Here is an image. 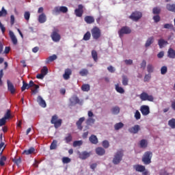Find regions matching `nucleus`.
Here are the masks:
<instances>
[{
  "label": "nucleus",
  "instance_id": "obj_1",
  "mask_svg": "<svg viewBox=\"0 0 175 175\" xmlns=\"http://www.w3.org/2000/svg\"><path fill=\"white\" fill-rule=\"evenodd\" d=\"M122 157H124V151L118 150L116 152L112 161L113 165H118L122 161Z\"/></svg>",
  "mask_w": 175,
  "mask_h": 175
},
{
  "label": "nucleus",
  "instance_id": "obj_2",
  "mask_svg": "<svg viewBox=\"0 0 175 175\" xmlns=\"http://www.w3.org/2000/svg\"><path fill=\"white\" fill-rule=\"evenodd\" d=\"M152 159V153L150 151H147L144 154L142 157V162L144 165H150L151 159Z\"/></svg>",
  "mask_w": 175,
  "mask_h": 175
},
{
  "label": "nucleus",
  "instance_id": "obj_3",
  "mask_svg": "<svg viewBox=\"0 0 175 175\" xmlns=\"http://www.w3.org/2000/svg\"><path fill=\"white\" fill-rule=\"evenodd\" d=\"M92 36L94 40H98L102 36V32L100 31V29L97 27H94L91 30Z\"/></svg>",
  "mask_w": 175,
  "mask_h": 175
},
{
  "label": "nucleus",
  "instance_id": "obj_4",
  "mask_svg": "<svg viewBox=\"0 0 175 175\" xmlns=\"http://www.w3.org/2000/svg\"><path fill=\"white\" fill-rule=\"evenodd\" d=\"M51 123L54 125V127L56 129H57V128H59V126L62 125V119H58V116L54 115L52 116Z\"/></svg>",
  "mask_w": 175,
  "mask_h": 175
},
{
  "label": "nucleus",
  "instance_id": "obj_5",
  "mask_svg": "<svg viewBox=\"0 0 175 175\" xmlns=\"http://www.w3.org/2000/svg\"><path fill=\"white\" fill-rule=\"evenodd\" d=\"M51 38L53 42H57L61 40V35H59V30L55 28L51 35Z\"/></svg>",
  "mask_w": 175,
  "mask_h": 175
},
{
  "label": "nucleus",
  "instance_id": "obj_6",
  "mask_svg": "<svg viewBox=\"0 0 175 175\" xmlns=\"http://www.w3.org/2000/svg\"><path fill=\"white\" fill-rule=\"evenodd\" d=\"M139 98L142 101L148 100V102H154V96H152V95H148V94L145 92L139 95Z\"/></svg>",
  "mask_w": 175,
  "mask_h": 175
},
{
  "label": "nucleus",
  "instance_id": "obj_7",
  "mask_svg": "<svg viewBox=\"0 0 175 175\" xmlns=\"http://www.w3.org/2000/svg\"><path fill=\"white\" fill-rule=\"evenodd\" d=\"M132 32V30L131 28H129L128 26H124L120 29V31H118V35L120 38H122L124 35H128Z\"/></svg>",
  "mask_w": 175,
  "mask_h": 175
},
{
  "label": "nucleus",
  "instance_id": "obj_8",
  "mask_svg": "<svg viewBox=\"0 0 175 175\" xmlns=\"http://www.w3.org/2000/svg\"><path fill=\"white\" fill-rule=\"evenodd\" d=\"M60 13H68V8L66 6L55 7L53 10V14H59Z\"/></svg>",
  "mask_w": 175,
  "mask_h": 175
},
{
  "label": "nucleus",
  "instance_id": "obj_9",
  "mask_svg": "<svg viewBox=\"0 0 175 175\" xmlns=\"http://www.w3.org/2000/svg\"><path fill=\"white\" fill-rule=\"evenodd\" d=\"M75 14L77 17H83V14H84V5L83 4L78 5V8L75 10Z\"/></svg>",
  "mask_w": 175,
  "mask_h": 175
},
{
  "label": "nucleus",
  "instance_id": "obj_10",
  "mask_svg": "<svg viewBox=\"0 0 175 175\" xmlns=\"http://www.w3.org/2000/svg\"><path fill=\"white\" fill-rule=\"evenodd\" d=\"M143 14L140 12L135 11L129 16V18L133 21L137 22L139 18H142Z\"/></svg>",
  "mask_w": 175,
  "mask_h": 175
},
{
  "label": "nucleus",
  "instance_id": "obj_11",
  "mask_svg": "<svg viewBox=\"0 0 175 175\" xmlns=\"http://www.w3.org/2000/svg\"><path fill=\"white\" fill-rule=\"evenodd\" d=\"M140 111L142 116H148L150 114V107L148 105H142L140 107Z\"/></svg>",
  "mask_w": 175,
  "mask_h": 175
},
{
  "label": "nucleus",
  "instance_id": "obj_12",
  "mask_svg": "<svg viewBox=\"0 0 175 175\" xmlns=\"http://www.w3.org/2000/svg\"><path fill=\"white\" fill-rule=\"evenodd\" d=\"M140 131V126L139 124H135L133 127L129 129V132L130 133H133V135H136V133H139Z\"/></svg>",
  "mask_w": 175,
  "mask_h": 175
},
{
  "label": "nucleus",
  "instance_id": "obj_13",
  "mask_svg": "<svg viewBox=\"0 0 175 175\" xmlns=\"http://www.w3.org/2000/svg\"><path fill=\"white\" fill-rule=\"evenodd\" d=\"M78 155L80 158V159H87V158H90V156L91 155L90 152H88L87 151H83V152H79Z\"/></svg>",
  "mask_w": 175,
  "mask_h": 175
},
{
  "label": "nucleus",
  "instance_id": "obj_14",
  "mask_svg": "<svg viewBox=\"0 0 175 175\" xmlns=\"http://www.w3.org/2000/svg\"><path fill=\"white\" fill-rule=\"evenodd\" d=\"M37 102L41 107H43V108L47 107V104H46V100H44L43 98L41 97V96H38L37 97Z\"/></svg>",
  "mask_w": 175,
  "mask_h": 175
},
{
  "label": "nucleus",
  "instance_id": "obj_15",
  "mask_svg": "<svg viewBox=\"0 0 175 175\" xmlns=\"http://www.w3.org/2000/svg\"><path fill=\"white\" fill-rule=\"evenodd\" d=\"M72 75V70L70 68H67L64 71L63 75V79L64 80H69L70 79V75Z\"/></svg>",
  "mask_w": 175,
  "mask_h": 175
},
{
  "label": "nucleus",
  "instance_id": "obj_16",
  "mask_svg": "<svg viewBox=\"0 0 175 175\" xmlns=\"http://www.w3.org/2000/svg\"><path fill=\"white\" fill-rule=\"evenodd\" d=\"M84 121H85V118L84 117H82V118H80L79 119V120L76 122V125L77 126V129L79 130V131H83V122H84Z\"/></svg>",
  "mask_w": 175,
  "mask_h": 175
},
{
  "label": "nucleus",
  "instance_id": "obj_17",
  "mask_svg": "<svg viewBox=\"0 0 175 175\" xmlns=\"http://www.w3.org/2000/svg\"><path fill=\"white\" fill-rule=\"evenodd\" d=\"M7 85H8V90L10 91L11 94H14L16 92V88H14V85L12 83L10 82V81H7Z\"/></svg>",
  "mask_w": 175,
  "mask_h": 175
},
{
  "label": "nucleus",
  "instance_id": "obj_18",
  "mask_svg": "<svg viewBox=\"0 0 175 175\" xmlns=\"http://www.w3.org/2000/svg\"><path fill=\"white\" fill-rule=\"evenodd\" d=\"M84 21L86 24H94L95 23V18L92 16H86L84 18Z\"/></svg>",
  "mask_w": 175,
  "mask_h": 175
},
{
  "label": "nucleus",
  "instance_id": "obj_19",
  "mask_svg": "<svg viewBox=\"0 0 175 175\" xmlns=\"http://www.w3.org/2000/svg\"><path fill=\"white\" fill-rule=\"evenodd\" d=\"M9 36L10 37V39H11L13 44H14V45L17 44L18 41L17 40V38L14 35V33H13V31H10Z\"/></svg>",
  "mask_w": 175,
  "mask_h": 175
},
{
  "label": "nucleus",
  "instance_id": "obj_20",
  "mask_svg": "<svg viewBox=\"0 0 175 175\" xmlns=\"http://www.w3.org/2000/svg\"><path fill=\"white\" fill-rule=\"evenodd\" d=\"M133 169H135V170H136L137 172L142 173V172H144V170H146V167L144 165L138 164L133 165Z\"/></svg>",
  "mask_w": 175,
  "mask_h": 175
},
{
  "label": "nucleus",
  "instance_id": "obj_21",
  "mask_svg": "<svg viewBox=\"0 0 175 175\" xmlns=\"http://www.w3.org/2000/svg\"><path fill=\"white\" fill-rule=\"evenodd\" d=\"M46 20H47V18L46 17V14L44 13H42V14L39 15V16H38V22L40 24H43L44 23H46Z\"/></svg>",
  "mask_w": 175,
  "mask_h": 175
},
{
  "label": "nucleus",
  "instance_id": "obj_22",
  "mask_svg": "<svg viewBox=\"0 0 175 175\" xmlns=\"http://www.w3.org/2000/svg\"><path fill=\"white\" fill-rule=\"evenodd\" d=\"M167 57L168 58H172V59H174L175 58V51L174 49L170 48L167 51Z\"/></svg>",
  "mask_w": 175,
  "mask_h": 175
},
{
  "label": "nucleus",
  "instance_id": "obj_23",
  "mask_svg": "<svg viewBox=\"0 0 175 175\" xmlns=\"http://www.w3.org/2000/svg\"><path fill=\"white\" fill-rule=\"evenodd\" d=\"M70 104L71 105H77V103H80V99L79 98V97L74 96H72L70 99Z\"/></svg>",
  "mask_w": 175,
  "mask_h": 175
},
{
  "label": "nucleus",
  "instance_id": "obj_24",
  "mask_svg": "<svg viewBox=\"0 0 175 175\" xmlns=\"http://www.w3.org/2000/svg\"><path fill=\"white\" fill-rule=\"evenodd\" d=\"M89 140L92 144H98V137H96V135H92L89 137Z\"/></svg>",
  "mask_w": 175,
  "mask_h": 175
},
{
  "label": "nucleus",
  "instance_id": "obj_25",
  "mask_svg": "<svg viewBox=\"0 0 175 175\" xmlns=\"http://www.w3.org/2000/svg\"><path fill=\"white\" fill-rule=\"evenodd\" d=\"M129 83V79H128V77L126 75H122V85L126 86L128 85Z\"/></svg>",
  "mask_w": 175,
  "mask_h": 175
},
{
  "label": "nucleus",
  "instance_id": "obj_26",
  "mask_svg": "<svg viewBox=\"0 0 175 175\" xmlns=\"http://www.w3.org/2000/svg\"><path fill=\"white\" fill-rule=\"evenodd\" d=\"M115 90L119 94H124L125 93V90H124V88H122V87H120V85L118 83L115 85Z\"/></svg>",
  "mask_w": 175,
  "mask_h": 175
},
{
  "label": "nucleus",
  "instance_id": "obj_27",
  "mask_svg": "<svg viewBox=\"0 0 175 175\" xmlns=\"http://www.w3.org/2000/svg\"><path fill=\"white\" fill-rule=\"evenodd\" d=\"M105 152H106V151L105 150V149H103V148L98 147L96 149V153L97 154V155H105Z\"/></svg>",
  "mask_w": 175,
  "mask_h": 175
},
{
  "label": "nucleus",
  "instance_id": "obj_28",
  "mask_svg": "<svg viewBox=\"0 0 175 175\" xmlns=\"http://www.w3.org/2000/svg\"><path fill=\"white\" fill-rule=\"evenodd\" d=\"M34 152H35V148L31 147L28 150H24L23 154H25V155H31V154H33Z\"/></svg>",
  "mask_w": 175,
  "mask_h": 175
},
{
  "label": "nucleus",
  "instance_id": "obj_29",
  "mask_svg": "<svg viewBox=\"0 0 175 175\" xmlns=\"http://www.w3.org/2000/svg\"><path fill=\"white\" fill-rule=\"evenodd\" d=\"M152 43H154V37H150L146 40V42L145 44V47H150V46H151Z\"/></svg>",
  "mask_w": 175,
  "mask_h": 175
},
{
  "label": "nucleus",
  "instance_id": "obj_30",
  "mask_svg": "<svg viewBox=\"0 0 175 175\" xmlns=\"http://www.w3.org/2000/svg\"><path fill=\"white\" fill-rule=\"evenodd\" d=\"M166 9L168 10L169 12L175 13V4H167Z\"/></svg>",
  "mask_w": 175,
  "mask_h": 175
},
{
  "label": "nucleus",
  "instance_id": "obj_31",
  "mask_svg": "<svg viewBox=\"0 0 175 175\" xmlns=\"http://www.w3.org/2000/svg\"><path fill=\"white\" fill-rule=\"evenodd\" d=\"M158 44L160 47V49H162L164 46H166L167 44V41L163 40V39H160L158 41Z\"/></svg>",
  "mask_w": 175,
  "mask_h": 175
},
{
  "label": "nucleus",
  "instance_id": "obj_32",
  "mask_svg": "<svg viewBox=\"0 0 175 175\" xmlns=\"http://www.w3.org/2000/svg\"><path fill=\"white\" fill-rule=\"evenodd\" d=\"M29 84L26 83L25 81H23V86L21 87V91L23 92L25 91L26 90H29Z\"/></svg>",
  "mask_w": 175,
  "mask_h": 175
},
{
  "label": "nucleus",
  "instance_id": "obj_33",
  "mask_svg": "<svg viewBox=\"0 0 175 175\" xmlns=\"http://www.w3.org/2000/svg\"><path fill=\"white\" fill-rule=\"evenodd\" d=\"M148 142L147 140L146 139H142L139 142V146L141 148H146L147 146H148Z\"/></svg>",
  "mask_w": 175,
  "mask_h": 175
},
{
  "label": "nucleus",
  "instance_id": "obj_34",
  "mask_svg": "<svg viewBox=\"0 0 175 175\" xmlns=\"http://www.w3.org/2000/svg\"><path fill=\"white\" fill-rule=\"evenodd\" d=\"M81 90H82V91H83V92H88V91H90V85H88V84L82 85Z\"/></svg>",
  "mask_w": 175,
  "mask_h": 175
},
{
  "label": "nucleus",
  "instance_id": "obj_35",
  "mask_svg": "<svg viewBox=\"0 0 175 175\" xmlns=\"http://www.w3.org/2000/svg\"><path fill=\"white\" fill-rule=\"evenodd\" d=\"M114 128H115V131H120L121 128H124V123L122 122L116 123L114 125Z\"/></svg>",
  "mask_w": 175,
  "mask_h": 175
},
{
  "label": "nucleus",
  "instance_id": "obj_36",
  "mask_svg": "<svg viewBox=\"0 0 175 175\" xmlns=\"http://www.w3.org/2000/svg\"><path fill=\"white\" fill-rule=\"evenodd\" d=\"M168 125L172 129H175V119L172 118L168 121Z\"/></svg>",
  "mask_w": 175,
  "mask_h": 175
},
{
  "label": "nucleus",
  "instance_id": "obj_37",
  "mask_svg": "<svg viewBox=\"0 0 175 175\" xmlns=\"http://www.w3.org/2000/svg\"><path fill=\"white\" fill-rule=\"evenodd\" d=\"M83 40H90L91 39V32L87 31L83 36Z\"/></svg>",
  "mask_w": 175,
  "mask_h": 175
},
{
  "label": "nucleus",
  "instance_id": "obj_38",
  "mask_svg": "<svg viewBox=\"0 0 175 175\" xmlns=\"http://www.w3.org/2000/svg\"><path fill=\"white\" fill-rule=\"evenodd\" d=\"M55 59H57L56 55H53L51 56H49L46 59V64H49V62H53V61H55Z\"/></svg>",
  "mask_w": 175,
  "mask_h": 175
},
{
  "label": "nucleus",
  "instance_id": "obj_39",
  "mask_svg": "<svg viewBox=\"0 0 175 175\" xmlns=\"http://www.w3.org/2000/svg\"><path fill=\"white\" fill-rule=\"evenodd\" d=\"M92 57L94 61H95V62H96L98 61V53L96 52V51L93 50L92 51Z\"/></svg>",
  "mask_w": 175,
  "mask_h": 175
},
{
  "label": "nucleus",
  "instance_id": "obj_40",
  "mask_svg": "<svg viewBox=\"0 0 175 175\" xmlns=\"http://www.w3.org/2000/svg\"><path fill=\"white\" fill-rule=\"evenodd\" d=\"M72 134L68 133L67 134V136L64 138V140L66 142V143H70V142H72Z\"/></svg>",
  "mask_w": 175,
  "mask_h": 175
},
{
  "label": "nucleus",
  "instance_id": "obj_41",
  "mask_svg": "<svg viewBox=\"0 0 175 175\" xmlns=\"http://www.w3.org/2000/svg\"><path fill=\"white\" fill-rule=\"evenodd\" d=\"M147 72L149 73L154 72V66L151 64L147 65Z\"/></svg>",
  "mask_w": 175,
  "mask_h": 175
},
{
  "label": "nucleus",
  "instance_id": "obj_42",
  "mask_svg": "<svg viewBox=\"0 0 175 175\" xmlns=\"http://www.w3.org/2000/svg\"><path fill=\"white\" fill-rule=\"evenodd\" d=\"M57 143H58V142L54 139L50 146V150H55L57 148Z\"/></svg>",
  "mask_w": 175,
  "mask_h": 175
},
{
  "label": "nucleus",
  "instance_id": "obj_43",
  "mask_svg": "<svg viewBox=\"0 0 175 175\" xmlns=\"http://www.w3.org/2000/svg\"><path fill=\"white\" fill-rule=\"evenodd\" d=\"M10 113V109H8L3 118L5 120H9V118H12V114Z\"/></svg>",
  "mask_w": 175,
  "mask_h": 175
},
{
  "label": "nucleus",
  "instance_id": "obj_44",
  "mask_svg": "<svg viewBox=\"0 0 175 175\" xmlns=\"http://www.w3.org/2000/svg\"><path fill=\"white\" fill-rule=\"evenodd\" d=\"M73 147H80L81 146H83V141H75L72 144Z\"/></svg>",
  "mask_w": 175,
  "mask_h": 175
},
{
  "label": "nucleus",
  "instance_id": "obj_45",
  "mask_svg": "<svg viewBox=\"0 0 175 175\" xmlns=\"http://www.w3.org/2000/svg\"><path fill=\"white\" fill-rule=\"evenodd\" d=\"M153 14L159 15L161 13V8L155 7L152 9Z\"/></svg>",
  "mask_w": 175,
  "mask_h": 175
},
{
  "label": "nucleus",
  "instance_id": "obj_46",
  "mask_svg": "<svg viewBox=\"0 0 175 175\" xmlns=\"http://www.w3.org/2000/svg\"><path fill=\"white\" fill-rule=\"evenodd\" d=\"M79 75L82 77L87 76V75H88V70L85 68L81 70V71L79 72Z\"/></svg>",
  "mask_w": 175,
  "mask_h": 175
},
{
  "label": "nucleus",
  "instance_id": "obj_47",
  "mask_svg": "<svg viewBox=\"0 0 175 175\" xmlns=\"http://www.w3.org/2000/svg\"><path fill=\"white\" fill-rule=\"evenodd\" d=\"M12 162H14L16 165H17V166H18V165L21 163V157H15L12 159Z\"/></svg>",
  "mask_w": 175,
  "mask_h": 175
},
{
  "label": "nucleus",
  "instance_id": "obj_48",
  "mask_svg": "<svg viewBox=\"0 0 175 175\" xmlns=\"http://www.w3.org/2000/svg\"><path fill=\"white\" fill-rule=\"evenodd\" d=\"M95 123V119L92 118H89L86 120L87 125H92V124Z\"/></svg>",
  "mask_w": 175,
  "mask_h": 175
},
{
  "label": "nucleus",
  "instance_id": "obj_49",
  "mask_svg": "<svg viewBox=\"0 0 175 175\" xmlns=\"http://www.w3.org/2000/svg\"><path fill=\"white\" fill-rule=\"evenodd\" d=\"M29 86L30 87V88H31V87H33L36 90H38L39 88V85L35 84V83H33V81H29Z\"/></svg>",
  "mask_w": 175,
  "mask_h": 175
},
{
  "label": "nucleus",
  "instance_id": "obj_50",
  "mask_svg": "<svg viewBox=\"0 0 175 175\" xmlns=\"http://www.w3.org/2000/svg\"><path fill=\"white\" fill-rule=\"evenodd\" d=\"M163 27L165 29H174V26H173V25L170 23H166L164 25Z\"/></svg>",
  "mask_w": 175,
  "mask_h": 175
},
{
  "label": "nucleus",
  "instance_id": "obj_51",
  "mask_svg": "<svg viewBox=\"0 0 175 175\" xmlns=\"http://www.w3.org/2000/svg\"><path fill=\"white\" fill-rule=\"evenodd\" d=\"M113 114H118L120 113V108L118 107H113L111 109Z\"/></svg>",
  "mask_w": 175,
  "mask_h": 175
},
{
  "label": "nucleus",
  "instance_id": "obj_52",
  "mask_svg": "<svg viewBox=\"0 0 175 175\" xmlns=\"http://www.w3.org/2000/svg\"><path fill=\"white\" fill-rule=\"evenodd\" d=\"M5 162H6V157L2 156L0 159V166H5Z\"/></svg>",
  "mask_w": 175,
  "mask_h": 175
},
{
  "label": "nucleus",
  "instance_id": "obj_53",
  "mask_svg": "<svg viewBox=\"0 0 175 175\" xmlns=\"http://www.w3.org/2000/svg\"><path fill=\"white\" fill-rule=\"evenodd\" d=\"M49 73V68H47L46 66H44L43 68L41 70V74H42L44 76H46Z\"/></svg>",
  "mask_w": 175,
  "mask_h": 175
},
{
  "label": "nucleus",
  "instance_id": "obj_54",
  "mask_svg": "<svg viewBox=\"0 0 175 175\" xmlns=\"http://www.w3.org/2000/svg\"><path fill=\"white\" fill-rule=\"evenodd\" d=\"M166 73H167V67L166 66H164L161 68V74L166 75Z\"/></svg>",
  "mask_w": 175,
  "mask_h": 175
},
{
  "label": "nucleus",
  "instance_id": "obj_55",
  "mask_svg": "<svg viewBox=\"0 0 175 175\" xmlns=\"http://www.w3.org/2000/svg\"><path fill=\"white\" fill-rule=\"evenodd\" d=\"M134 117L135 120H140V118H142V115L140 114V112L139 111V110H137L135 111Z\"/></svg>",
  "mask_w": 175,
  "mask_h": 175
},
{
  "label": "nucleus",
  "instance_id": "obj_56",
  "mask_svg": "<svg viewBox=\"0 0 175 175\" xmlns=\"http://www.w3.org/2000/svg\"><path fill=\"white\" fill-rule=\"evenodd\" d=\"M8 14V11L5 10V8H2L1 11H0V17H2V16H6Z\"/></svg>",
  "mask_w": 175,
  "mask_h": 175
},
{
  "label": "nucleus",
  "instance_id": "obj_57",
  "mask_svg": "<svg viewBox=\"0 0 175 175\" xmlns=\"http://www.w3.org/2000/svg\"><path fill=\"white\" fill-rule=\"evenodd\" d=\"M109 146L110 144H109V142L107 140H105L103 142V147H104V148H109Z\"/></svg>",
  "mask_w": 175,
  "mask_h": 175
},
{
  "label": "nucleus",
  "instance_id": "obj_58",
  "mask_svg": "<svg viewBox=\"0 0 175 175\" xmlns=\"http://www.w3.org/2000/svg\"><path fill=\"white\" fill-rule=\"evenodd\" d=\"M153 20L154 23H159L161 21V16L159 15H155L153 16Z\"/></svg>",
  "mask_w": 175,
  "mask_h": 175
},
{
  "label": "nucleus",
  "instance_id": "obj_59",
  "mask_svg": "<svg viewBox=\"0 0 175 175\" xmlns=\"http://www.w3.org/2000/svg\"><path fill=\"white\" fill-rule=\"evenodd\" d=\"M24 17L25 20L28 21L29 20V18L31 17V14L29 13V12H25L24 14Z\"/></svg>",
  "mask_w": 175,
  "mask_h": 175
},
{
  "label": "nucleus",
  "instance_id": "obj_60",
  "mask_svg": "<svg viewBox=\"0 0 175 175\" xmlns=\"http://www.w3.org/2000/svg\"><path fill=\"white\" fill-rule=\"evenodd\" d=\"M62 162L63 163H70V159L69 157H63Z\"/></svg>",
  "mask_w": 175,
  "mask_h": 175
},
{
  "label": "nucleus",
  "instance_id": "obj_61",
  "mask_svg": "<svg viewBox=\"0 0 175 175\" xmlns=\"http://www.w3.org/2000/svg\"><path fill=\"white\" fill-rule=\"evenodd\" d=\"M151 79V75L150 74H148V75H146L145 77H144V81H150V80Z\"/></svg>",
  "mask_w": 175,
  "mask_h": 175
},
{
  "label": "nucleus",
  "instance_id": "obj_62",
  "mask_svg": "<svg viewBox=\"0 0 175 175\" xmlns=\"http://www.w3.org/2000/svg\"><path fill=\"white\" fill-rule=\"evenodd\" d=\"M146 66H147V62H146V60H143L141 63V68L142 69H146Z\"/></svg>",
  "mask_w": 175,
  "mask_h": 175
},
{
  "label": "nucleus",
  "instance_id": "obj_63",
  "mask_svg": "<svg viewBox=\"0 0 175 175\" xmlns=\"http://www.w3.org/2000/svg\"><path fill=\"white\" fill-rule=\"evenodd\" d=\"M5 124L6 120L4 118L0 119V126H3V125H5Z\"/></svg>",
  "mask_w": 175,
  "mask_h": 175
},
{
  "label": "nucleus",
  "instance_id": "obj_64",
  "mask_svg": "<svg viewBox=\"0 0 175 175\" xmlns=\"http://www.w3.org/2000/svg\"><path fill=\"white\" fill-rule=\"evenodd\" d=\"M160 175H169V173L166 172L165 170H161L159 173Z\"/></svg>",
  "mask_w": 175,
  "mask_h": 175
}]
</instances>
